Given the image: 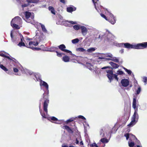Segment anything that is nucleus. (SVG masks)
Segmentation results:
<instances>
[{"instance_id": "nucleus-30", "label": "nucleus", "mask_w": 147, "mask_h": 147, "mask_svg": "<svg viewBox=\"0 0 147 147\" xmlns=\"http://www.w3.org/2000/svg\"><path fill=\"white\" fill-rule=\"evenodd\" d=\"M74 28L76 30H77L80 29V27L79 26L75 25L73 26Z\"/></svg>"}, {"instance_id": "nucleus-39", "label": "nucleus", "mask_w": 147, "mask_h": 147, "mask_svg": "<svg viewBox=\"0 0 147 147\" xmlns=\"http://www.w3.org/2000/svg\"><path fill=\"white\" fill-rule=\"evenodd\" d=\"M5 58H7L9 60H10V62H11V61H14V60L12 59H11V58L10 57L8 56H7V55H5Z\"/></svg>"}, {"instance_id": "nucleus-11", "label": "nucleus", "mask_w": 147, "mask_h": 147, "mask_svg": "<svg viewBox=\"0 0 147 147\" xmlns=\"http://www.w3.org/2000/svg\"><path fill=\"white\" fill-rule=\"evenodd\" d=\"M121 83L122 86L124 87H126L129 85V82L128 79H123L121 80Z\"/></svg>"}, {"instance_id": "nucleus-56", "label": "nucleus", "mask_w": 147, "mask_h": 147, "mask_svg": "<svg viewBox=\"0 0 147 147\" xmlns=\"http://www.w3.org/2000/svg\"><path fill=\"white\" fill-rule=\"evenodd\" d=\"M80 145H83V142H82V141H81V142H80Z\"/></svg>"}, {"instance_id": "nucleus-35", "label": "nucleus", "mask_w": 147, "mask_h": 147, "mask_svg": "<svg viewBox=\"0 0 147 147\" xmlns=\"http://www.w3.org/2000/svg\"><path fill=\"white\" fill-rule=\"evenodd\" d=\"M56 53H57V56L59 57H61L63 55H64V54L63 53H61L57 51H56Z\"/></svg>"}, {"instance_id": "nucleus-17", "label": "nucleus", "mask_w": 147, "mask_h": 147, "mask_svg": "<svg viewBox=\"0 0 147 147\" xmlns=\"http://www.w3.org/2000/svg\"><path fill=\"white\" fill-rule=\"evenodd\" d=\"M48 9L50 11L51 13L55 15V10L54 7H52L51 6H50L48 7Z\"/></svg>"}, {"instance_id": "nucleus-34", "label": "nucleus", "mask_w": 147, "mask_h": 147, "mask_svg": "<svg viewBox=\"0 0 147 147\" xmlns=\"http://www.w3.org/2000/svg\"><path fill=\"white\" fill-rule=\"evenodd\" d=\"M123 68L125 70V71L127 72L128 74L130 75L131 74L132 72L131 70H128L125 67H123Z\"/></svg>"}, {"instance_id": "nucleus-31", "label": "nucleus", "mask_w": 147, "mask_h": 147, "mask_svg": "<svg viewBox=\"0 0 147 147\" xmlns=\"http://www.w3.org/2000/svg\"><path fill=\"white\" fill-rule=\"evenodd\" d=\"M111 60L116 63L119 62V60L118 59L116 58V57H114L112 59H111Z\"/></svg>"}, {"instance_id": "nucleus-41", "label": "nucleus", "mask_w": 147, "mask_h": 147, "mask_svg": "<svg viewBox=\"0 0 147 147\" xmlns=\"http://www.w3.org/2000/svg\"><path fill=\"white\" fill-rule=\"evenodd\" d=\"M106 55L107 57H109L110 58L112 57V55L111 53H107L106 54Z\"/></svg>"}, {"instance_id": "nucleus-9", "label": "nucleus", "mask_w": 147, "mask_h": 147, "mask_svg": "<svg viewBox=\"0 0 147 147\" xmlns=\"http://www.w3.org/2000/svg\"><path fill=\"white\" fill-rule=\"evenodd\" d=\"M109 63L112 66L113 68L109 66H106L102 67L101 69H107V68H109L112 69L113 68L116 69L118 68L119 66L118 65L112 62H109Z\"/></svg>"}, {"instance_id": "nucleus-32", "label": "nucleus", "mask_w": 147, "mask_h": 147, "mask_svg": "<svg viewBox=\"0 0 147 147\" xmlns=\"http://www.w3.org/2000/svg\"><path fill=\"white\" fill-rule=\"evenodd\" d=\"M129 145L130 147H136L135 146L134 143L133 142H129Z\"/></svg>"}, {"instance_id": "nucleus-2", "label": "nucleus", "mask_w": 147, "mask_h": 147, "mask_svg": "<svg viewBox=\"0 0 147 147\" xmlns=\"http://www.w3.org/2000/svg\"><path fill=\"white\" fill-rule=\"evenodd\" d=\"M123 46L125 47L128 49H144L147 48V42L138 43L135 45H132L128 43H122L119 44L120 47H123Z\"/></svg>"}, {"instance_id": "nucleus-54", "label": "nucleus", "mask_w": 147, "mask_h": 147, "mask_svg": "<svg viewBox=\"0 0 147 147\" xmlns=\"http://www.w3.org/2000/svg\"><path fill=\"white\" fill-rule=\"evenodd\" d=\"M92 0V1L93 2V3L94 4V5H95V6H96L95 3H96V2H95L94 0ZM98 0H96V1H98Z\"/></svg>"}, {"instance_id": "nucleus-15", "label": "nucleus", "mask_w": 147, "mask_h": 147, "mask_svg": "<svg viewBox=\"0 0 147 147\" xmlns=\"http://www.w3.org/2000/svg\"><path fill=\"white\" fill-rule=\"evenodd\" d=\"M138 121V120H134L133 119H132V120L130 123L127 125V126L128 127H132Z\"/></svg>"}, {"instance_id": "nucleus-7", "label": "nucleus", "mask_w": 147, "mask_h": 147, "mask_svg": "<svg viewBox=\"0 0 147 147\" xmlns=\"http://www.w3.org/2000/svg\"><path fill=\"white\" fill-rule=\"evenodd\" d=\"M38 44V42L31 41L29 42V45L27 47L33 50H40L41 49L40 48L33 47V46H37Z\"/></svg>"}, {"instance_id": "nucleus-23", "label": "nucleus", "mask_w": 147, "mask_h": 147, "mask_svg": "<svg viewBox=\"0 0 147 147\" xmlns=\"http://www.w3.org/2000/svg\"><path fill=\"white\" fill-rule=\"evenodd\" d=\"M76 51H80V52H84L86 51V50L84 49L82 47H80L76 49Z\"/></svg>"}, {"instance_id": "nucleus-46", "label": "nucleus", "mask_w": 147, "mask_h": 147, "mask_svg": "<svg viewBox=\"0 0 147 147\" xmlns=\"http://www.w3.org/2000/svg\"><path fill=\"white\" fill-rule=\"evenodd\" d=\"M28 5V4H24L23 5H22V7L23 8L24 7H27Z\"/></svg>"}, {"instance_id": "nucleus-63", "label": "nucleus", "mask_w": 147, "mask_h": 147, "mask_svg": "<svg viewBox=\"0 0 147 147\" xmlns=\"http://www.w3.org/2000/svg\"><path fill=\"white\" fill-rule=\"evenodd\" d=\"M41 106V103H40V104H39V107H40Z\"/></svg>"}, {"instance_id": "nucleus-6", "label": "nucleus", "mask_w": 147, "mask_h": 147, "mask_svg": "<svg viewBox=\"0 0 147 147\" xmlns=\"http://www.w3.org/2000/svg\"><path fill=\"white\" fill-rule=\"evenodd\" d=\"M26 21L28 23L32 24L34 23V16H31V13L28 11H26L25 12Z\"/></svg>"}, {"instance_id": "nucleus-61", "label": "nucleus", "mask_w": 147, "mask_h": 147, "mask_svg": "<svg viewBox=\"0 0 147 147\" xmlns=\"http://www.w3.org/2000/svg\"><path fill=\"white\" fill-rule=\"evenodd\" d=\"M133 136L135 138L136 140H137V139L136 138V136H134V135H133Z\"/></svg>"}, {"instance_id": "nucleus-52", "label": "nucleus", "mask_w": 147, "mask_h": 147, "mask_svg": "<svg viewBox=\"0 0 147 147\" xmlns=\"http://www.w3.org/2000/svg\"><path fill=\"white\" fill-rule=\"evenodd\" d=\"M124 49H122L120 51V53H122L124 52Z\"/></svg>"}, {"instance_id": "nucleus-60", "label": "nucleus", "mask_w": 147, "mask_h": 147, "mask_svg": "<svg viewBox=\"0 0 147 147\" xmlns=\"http://www.w3.org/2000/svg\"><path fill=\"white\" fill-rule=\"evenodd\" d=\"M107 59L108 60H111V59H110V58H106V59Z\"/></svg>"}, {"instance_id": "nucleus-38", "label": "nucleus", "mask_w": 147, "mask_h": 147, "mask_svg": "<svg viewBox=\"0 0 147 147\" xmlns=\"http://www.w3.org/2000/svg\"><path fill=\"white\" fill-rule=\"evenodd\" d=\"M101 16L104 18L106 20H107L108 18H107L106 16L104 14L102 13H101L100 14Z\"/></svg>"}, {"instance_id": "nucleus-5", "label": "nucleus", "mask_w": 147, "mask_h": 147, "mask_svg": "<svg viewBox=\"0 0 147 147\" xmlns=\"http://www.w3.org/2000/svg\"><path fill=\"white\" fill-rule=\"evenodd\" d=\"M22 20L21 18L19 16H17L15 17L11 21V24L12 27L16 29H19L20 28L17 24L15 23H18V21H20Z\"/></svg>"}, {"instance_id": "nucleus-44", "label": "nucleus", "mask_w": 147, "mask_h": 147, "mask_svg": "<svg viewBox=\"0 0 147 147\" xmlns=\"http://www.w3.org/2000/svg\"><path fill=\"white\" fill-rule=\"evenodd\" d=\"M143 81L145 83H147V77H144L143 78Z\"/></svg>"}, {"instance_id": "nucleus-18", "label": "nucleus", "mask_w": 147, "mask_h": 147, "mask_svg": "<svg viewBox=\"0 0 147 147\" xmlns=\"http://www.w3.org/2000/svg\"><path fill=\"white\" fill-rule=\"evenodd\" d=\"M40 0H26L28 3H37L39 2Z\"/></svg>"}, {"instance_id": "nucleus-43", "label": "nucleus", "mask_w": 147, "mask_h": 147, "mask_svg": "<svg viewBox=\"0 0 147 147\" xmlns=\"http://www.w3.org/2000/svg\"><path fill=\"white\" fill-rule=\"evenodd\" d=\"M51 119L54 121H57L58 120V119L55 117H52L51 118Z\"/></svg>"}, {"instance_id": "nucleus-45", "label": "nucleus", "mask_w": 147, "mask_h": 147, "mask_svg": "<svg viewBox=\"0 0 147 147\" xmlns=\"http://www.w3.org/2000/svg\"><path fill=\"white\" fill-rule=\"evenodd\" d=\"M78 117L79 118H80L84 120L86 119L82 115H79L78 116Z\"/></svg>"}, {"instance_id": "nucleus-58", "label": "nucleus", "mask_w": 147, "mask_h": 147, "mask_svg": "<svg viewBox=\"0 0 147 147\" xmlns=\"http://www.w3.org/2000/svg\"><path fill=\"white\" fill-rule=\"evenodd\" d=\"M73 125H70V126H75V122L72 123Z\"/></svg>"}, {"instance_id": "nucleus-47", "label": "nucleus", "mask_w": 147, "mask_h": 147, "mask_svg": "<svg viewBox=\"0 0 147 147\" xmlns=\"http://www.w3.org/2000/svg\"><path fill=\"white\" fill-rule=\"evenodd\" d=\"M13 69V71L14 72H18V70L17 68H16L14 67Z\"/></svg>"}, {"instance_id": "nucleus-55", "label": "nucleus", "mask_w": 147, "mask_h": 147, "mask_svg": "<svg viewBox=\"0 0 147 147\" xmlns=\"http://www.w3.org/2000/svg\"><path fill=\"white\" fill-rule=\"evenodd\" d=\"M10 35H11V38H12L13 36V35L12 32H11Z\"/></svg>"}, {"instance_id": "nucleus-59", "label": "nucleus", "mask_w": 147, "mask_h": 147, "mask_svg": "<svg viewBox=\"0 0 147 147\" xmlns=\"http://www.w3.org/2000/svg\"><path fill=\"white\" fill-rule=\"evenodd\" d=\"M69 147H75L73 145H69Z\"/></svg>"}, {"instance_id": "nucleus-22", "label": "nucleus", "mask_w": 147, "mask_h": 147, "mask_svg": "<svg viewBox=\"0 0 147 147\" xmlns=\"http://www.w3.org/2000/svg\"><path fill=\"white\" fill-rule=\"evenodd\" d=\"M40 24L41 25V27L42 31L45 32H47V30L46 29L45 26L41 23H40Z\"/></svg>"}, {"instance_id": "nucleus-25", "label": "nucleus", "mask_w": 147, "mask_h": 147, "mask_svg": "<svg viewBox=\"0 0 147 147\" xmlns=\"http://www.w3.org/2000/svg\"><path fill=\"white\" fill-rule=\"evenodd\" d=\"M58 49V48L56 47H52L51 48L50 51L52 52H55L57 51Z\"/></svg>"}, {"instance_id": "nucleus-24", "label": "nucleus", "mask_w": 147, "mask_h": 147, "mask_svg": "<svg viewBox=\"0 0 147 147\" xmlns=\"http://www.w3.org/2000/svg\"><path fill=\"white\" fill-rule=\"evenodd\" d=\"M100 141L103 143H107L108 142V140L107 138H105L101 139Z\"/></svg>"}, {"instance_id": "nucleus-29", "label": "nucleus", "mask_w": 147, "mask_h": 147, "mask_svg": "<svg viewBox=\"0 0 147 147\" xmlns=\"http://www.w3.org/2000/svg\"><path fill=\"white\" fill-rule=\"evenodd\" d=\"M95 49L93 48H91L87 49V51L88 52L91 53L95 50Z\"/></svg>"}, {"instance_id": "nucleus-42", "label": "nucleus", "mask_w": 147, "mask_h": 147, "mask_svg": "<svg viewBox=\"0 0 147 147\" xmlns=\"http://www.w3.org/2000/svg\"><path fill=\"white\" fill-rule=\"evenodd\" d=\"M117 73L119 75H122L123 74V72L122 71L119 70L117 71Z\"/></svg>"}, {"instance_id": "nucleus-3", "label": "nucleus", "mask_w": 147, "mask_h": 147, "mask_svg": "<svg viewBox=\"0 0 147 147\" xmlns=\"http://www.w3.org/2000/svg\"><path fill=\"white\" fill-rule=\"evenodd\" d=\"M136 100L135 98H134L132 102V107L134 110V112L132 117V119L134 120H138L139 116L138 114V107L136 106Z\"/></svg>"}, {"instance_id": "nucleus-20", "label": "nucleus", "mask_w": 147, "mask_h": 147, "mask_svg": "<svg viewBox=\"0 0 147 147\" xmlns=\"http://www.w3.org/2000/svg\"><path fill=\"white\" fill-rule=\"evenodd\" d=\"M86 66L90 70H91L92 69V68L93 67L91 63H87L86 64Z\"/></svg>"}, {"instance_id": "nucleus-16", "label": "nucleus", "mask_w": 147, "mask_h": 147, "mask_svg": "<svg viewBox=\"0 0 147 147\" xmlns=\"http://www.w3.org/2000/svg\"><path fill=\"white\" fill-rule=\"evenodd\" d=\"M67 11L69 12H71L73 11H74L76 10V8L74 7L73 8L71 7H67Z\"/></svg>"}, {"instance_id": "nucleus-40", "label": "nucleus", "mask_w": 147, "mask_h": 147, "mask_svg": "<svg viewBox=\"0 0 147 147\" xmlns=\"http://www.w3.org/2000/svg\"><path fill=\"white\" fill-rule=\"evenodd\" d=\"M124 136L126 137V139L127 140L129 138V134L128 133H126L124 134Z\"/></svg>"}, {"instance_id": "nucleus-21", "label": "nucleus", "mask_w": 147, "mask_h": 147, "mask_svg": "<svg viewBox=\"0 0 147 147\" xmlns=\"http://www.w3.org/2000/svg\"><path fill=\"white\" fill-rule=\"evenodd\" d=\"M0 67L6 72L8 71V69L2 64H0Z\"/></svg>"}, {"instance_id": "nucleus-4", "label": "nucleus", "mask_w": 147, "mask_h": 147, "mask_svg": "<svg viewBox=\"0 0 147 147\" xmlns=\"http://www.w3.org/2000/svg\"><path fill=\"white\" fill-rule=\"evenodd\" d=\"M106 72L107 73V76L110 80V82H111L114 78L117 81H118L119 78L117 77V75L115 74H113V72L112 70H107Z\"/></svg>"}, {"instance_id": "nucleus-8", "label": "nucleus", "mask_w": 147, "mask_h": 147, "mask_svg": "<svg viewBox=\"0 0 147 147\" xmlns=\"http://www.w3.org/2000/svg\"><path fill=\"white\" fill-rule=\"evenodd\" d=\"M107 21L111 23L112 24H113L116 22V19L113 15L111 13L109 14V17L108 18Z\"/></svg>"}, {"instance_id": "nucleus-10", "label": "nucleus", "mask_w": 147, "mask_h": 147, "mask_svg": "<svg viewBox=\"0 0 147 147\" xmlns=\"http://www.w3.org/2000/svg\"><path fill=\"white\" fill-rule=\"evenodd\" d=\"M59 48L61 51L66 52L68 53H71V52L69 50L66 49V48L64 44H61L58 46Z\"/></svg>"}, {"instance_id": "nucleus-51", "label": "nucleus", "mask_w": 147, "mask_h": 147, "mask_svg": "<svg viewBox=\"0 0 147 147\" xmlns=\"http://www.w3.org/2000/svg\"><path fill=\"white\" fill-rule=\"evenodd\" d=\"M76 144H78L79 143V140L77 138L76 139V142H75Z\"/></svg>"}, {"instance_id": "nucleus-49", "label": "nucleus", "mask_w": 147, "mask_h": 147, "mask_svg": "<svg viewBox=\"0 0 147 147\" xmlns=\"http://www.w3.org/2000/svg\"><path fill=\"white\" fill-rule=\"evenodd\" d=\"M69 23L73 24H76V22H73V21H69Z\"/></svg>"}, {"instance_id": "nucleus-26", "label": "nucleus", "mask_w": 147, "mask_h": 147, "mask_svg": "<svg viewBox=\"0 0 147 147\" xmlns=\"http://www.w3.org/2000/svg\"><path fill=\"white\" fill-rule=\"evenodd\" d=\"M79 41V40L78 38H76L73 39L71 41L73 43L75 44L78 43Z\"/></svg>"}, {"instance_id": "nucleus-36", "label": "nucleus", "mask_w": 147, "mask_h": 147, "mask_svg": "<svg viewBox=\"0 0 147 147\" xmlns=\"http://www.w3.org/2000/svg\"><path fill=\"white\" fill-rule=\"evenodd\" d=\"M141 91V87L139 86L138 87L137 90L136 91V94H138L140 93V92Z\"/></svg>"}, {"instance_id": "nucleus-37", "label": "nucleus", "mask_w": 147, "mask_h": 147, "mask_svg": "<svg viewBox=\"0 0 147 147\" xmlns=\"http://www.w3.org/2000/svg\"><path fill=\"white\" fill-rule=\"evenodd\" d=\"M90 147H98V146L95 142L90 144Z\"/></svg>"}, {"instance_id": "nucleus-33", "label": "nucleus", "mask_w": 147, "mask_h": 147, "mask_svg": "<svg viewBox=\"0 0 147 147\" xmlns=\"http://www.w3.org/2000/svg\"><path fill=\"white\" fill-rule=\"evenodd\" d=\"M18 45L20 47H21L22 46H24V47L25 46V43L24 42H22L21 41V42H20L18 44Z\"/></svg>"}, {"instance_id": "nucleus-50", "label": "nucleus", "mask_w": 147, "mask_h": 147, "mask_svg": "<svg viewBox=\"0 0 147 147\" xmlns=\"http://www.w3.org/2000/svg\"><path fill=\"white\" fill-rule=\"evenodd\" d=\"M5 55L3 53H2L0 54V56L3 57H5Z\"/></svg>"}, {"instance_id": "nucleus-53", "label": "nucleus", "mask_w": 147, "mask_h": 147, "mask_svg": "<svg viewBox=\"0 0 147 147\" xmlns=\"http://www.w3.org/2000/svg\"><path fill=\"white\" fill-rule=\"evenodd\" d=\"M60 1L63 4H65V0H60Z\"/></svg>"}, {"instance_id": "nucleus-64", "label": "nucleus", "mask_w": 147, "mask_h": 147, "mask_svg": "<svg viewBox=\"0 0 147 147\" xmlns=\"http://www.w3.org/2000/svg\"><path fill=\"white\" fill-rule=\"evenodd\" d=\"M102 131H103V130L102 129H101Z\"/></svg>"}, {"instance_id": "nucleus-48", "label": "nucleus", "mask_w": 147, "mask_h": 147, "mask_svg": "<svg viewBox=\"0 0 147 147\" xmlns=\"http://www.w3.org/2000/svg\"><path fill=\"white\" fill-rule=\"evenodd\" d=\"M20 37L21 38V41L22 42H23V40L24 39V38L23 37V36H22V35L21 34L20 35Z\"/></svg>"}, {"instance_id": "nucleus-1", "label": "nucleus", "mask_w": 147, "mask_h": 147, "mask_svg": "<svg viewBox=\"0 0 147 147\" xmlns=\"http://www.w3.org/2000/svg\"><path fill=\"white\" fill-rule=\"evenodd\" d=\"M41 81V83H42V85L45 86L47 90V92L44 93L43 95V98L45 99L43 104V110L47 113L48 112L47 107L49 102L48 97L49 86L48 84L42 80Z\"/></svg>"}, {"instance_id": "nucleus-62", "label": "nucleus", "mask_w": 147, "mask_h": 147, "mask_svg": "<svg viewBox=\"0 0 147 147\" xmlns=\"http://www.w3.org/2000/svg\"><path fill=\"white\" fill-rule=\"evenodd\" d=\"M137 147H142V146H140L139 145H137Z\"/></svg>"}, {"instance_id": "nucleus-14", "label": "nucleus", "mask_w": 147, "mask_h": 147, "mask_svg": "<svg viewBox=\"0 0 147 147\" xmlns=\"http://www.w3.org/2000/svg\"><path fill=\"white\" fill-rule=\"evenodd\" d=\"M63 127H64V129L67 130L68 133L71 134H73L74 133L72 129L69 126L66 125L63 126Z\"/></svg>"}, {"instance_id": "nucleus-19", "label": "nucleus", "mask_w": 147, "mask_h": 147, "mask_svg": "<svg viewBox=\"0 0 147 147\" xmlns=\"http://www.w3.org/2000/svg\"><path fill=\"white\" fill-rule=\"evenodd\" d=\"M70 59L69 57L66 55L63 57V60L65 62H68L69 61Z\"/></svg>"}, {"instance_id": "nucleus-57", "label": "nucleus", "mask_w": 147, "mask_h": 147, "mask_svg": "<svg viewBox=\"0 0 147 147\" xmlns=\"http://www.w3.org/2000/svg\"><path fill=\"white\" fill-rule=\"evenodd\" d=\"M62 147H68V146L67 145H65L64 146H62Z\"/></svg>"}, {"instance_id": "nucleus-27", "label": "nucleus", "mask_w": 147, "mask_h": 147, "mask_svg": "<svg viewBox=\"0 0 147 147\" xmlns=\"http://www.w3.org/2000/svg\"><path fill=\"white\" fill-rule=\"evenodd\" d=\"M75 119V118L72 117L67 120L66 121V123L67 124L69 122H71L74 121Z\"/></svg>"}, {"instance_id": "nucleus-13", "label": "nucleus", "mask_w": 147, "mask_h": 147, "mask_svg": "<svg viewBox=\"0 0 147 147\" xmlns=\"http://www.w3.org/2000/svg\"><path fill=\"white\" fill-rule=\"evenodd\" d=\"M80 29L81 30L82 33L83 35L85 36L87 34L88 29L85 27L84 26H80Z\"/></svg>"}, {"instance_id": "nucleus-12", "label": "nucleus", "mask_w": 147, "mask_h": 147, "mask_svg": "<svg viewBox=\"0 0 147 147\" xmlns=\"http://www.w3.org/2000/svg\"><path fill=\"white\" fill-rule=\"evenodd\" d=\"M105 35H100L98 37V38L100 39L101 40L104 39V42H109L110 41V39L107 37L105 38Z\"/></svg>"}, {"instance_id": "nucleus-28", "label": "nucleus", "mask_w": 147, "mask_h": 147, "mask_svg": "<svg viewBox=\"0 0 147 147\" xmlns=\"http://www.w3.org/2000/svg\"><path fill=\"white\" fill-rule=\"evenodd\" d=\"M40 111L41 115L43 118H47L46 115H45V113H42L41 110L40 109Z\"/></svg>"}]
</instances>
